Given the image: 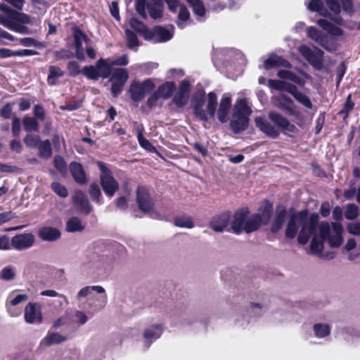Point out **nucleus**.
Returning <instances> with one entry per match:
<instances>
[{"label":"nucleus","instance_id":"nucleus-36","mask_svg":"<svg viewBox=\"0 0 360 360\" xmlns=\"http://www.w3.org/2000/svg\"><path fill=\"white\" fill-rule=\"evenodd\" d=\"M22 125L27 132H37L39 129L37 120L32 117L25 116L22 119Z\"/></svg>","mask_w":360,"mask_h":360},{"label":"nucleus","instance_id":"nucleus-27","mask_svg":"<svg viewBox=\"0 0 360 360\" xmlns=\"http://www.w3.org/2000/svg\"><path fill=\"white\" fill-rule=\"evenodd\" d=\"M129 25L132 29L140 34L144 36L146 39H152V32L148 30L146 26L136 18H131Z\"/></svg>","mask_w":360,"mask_h":360},{"label":"nucleus","instance_id":"nucleus-3","mask_svg":"<svg viewBox=\"0 0 360 360\" xmlns=\"http://www.w3.org/2000/svg\"><path fill=\"white\" fill-rule=\"evenodd\" d=\"M307 36L326 50L330 52L335 50V45L328 35L316 27L312 26L309 27L307 28Z\"/></svg>","mask_w":360,"mask_h":360},{"label":"nucleus","instance_id":"nucleus-1","mask_svg":"<svg viewBox=\"0 0 360 360\" xmlns=\"http://www.w3.org/2000/svg\"><path fill=\"white\" fill-rule=\"evenodd\" d=\"M319 215L313 213L308 216L307 210L294 213L287 224L285 236L289 238L295 237L298 228L301 229L297 237V241L302 245L306 244L309 238L316 232L317 226L321 238L314 236L310 244V251L312 254H320L323 250V241L328 243L332 248L339 247L342 243V226L340 224L333 222L330 226L327 221L319 223Z\"/></svg>","mask_w":360,"mask_h":360},{"label":"nucleus","instance_id":"nucleus-39","mask_svg":"<svg viewBox=\"0 0 360 360\" xmlns=\"http://www.w3.org/2000/svg\"><path fill=\"white\" fill-rule=\"evenodd\" d=\"M37 147L39 150V155L41 158L48 159L51 157V144L49 139L40 141Z\"/></svg>","mask_w":360,"mask_h":360},{"label":"nucleus","instance_id":"nucleus-41","mask_svg":"<svg viewBox=\"0 0 360 360\" xmlns=\"http://www.w3.org/2000/svg\"><path fill=\"white\" fill-rule=\"evenodd\" d=\"M313 328L315 336L319 338L328 336L330 331V328L327 323H316Z\"/></svg>","mask_w":360,"mask_h":360},{"label":"nucleus","instance_id":"nucleus-42","mask_svg":"<svg viewBox=\"0 0 360 360\" xmlns=\"http://www.w3.org/2000/svg\"><path fill=\"white\" fill-rule=\"evenodd\" d=\"M192 8L193 11L198 16H203L205 13V8L201 0H185Z\"/></svg>","mask_w":360,"mask_h":360},{"label":"nucleus","instance_id":"nucleus-11","mask_svg":"<svg viewBox=\"0 0 360 360\" xmlns=\"http://www.w3.org/2000/svg\"><path fill=\"white\" fill-rule=\"evenodd\" d=\"M255 124L261 131L272 139L277 138L280 134L279 130L263 117H256Z\"/></svg>","mask_w":360,"mask_h":360},{"label":"nucleus","instance_id":"nucleus-31","mask_svg":"<svg viewBox=\"0 0 360 360\" xmlns=\"http://www.w3.org/2000/svg\"><path fill=\"white\" fill-rule=\"evenodd\" d=\"M47 82L49 85L56 84L58 79L64 75V72L58 66L51 65L49 68Z\"/></svg>","mask_w":360,"mask_h":360},{"label":"nucleus","instance_id":"nucleus-61","mask_svg":"<svg viewBox=\"0 0 360 360\" xmlns=\"http://www.w3.org/2000/svg\"><path fill=\"white\" fill-rule=\"evenodd\" d=\"M347 231L354 236H360V223L352 222L347 226Z\"/></svg>","mask_w":360,"mask_h":360},{"label":"nucleus","instance_id":"nucleus-54","mask_svg":"<svg viewBox=\"0 0 360 360\" xmlns=\"http://www.w3.org/2000/svg\"><path fill=\"white\" fill-rule=\"evenodd\" d=\"M96 65L85 66L82 70V74L89 79H97Z\"/></svg>","mask_w":360,"mask_h":360},{"label":"nucleus","instance_id":"nucleus-33","mask_svg":"<svg viewBox=\"0 0 360 360\" xmlns=\"http://www.w3.org/2000/svg\"><path fill=\"white\" fill-rule=\"evenodd\" d=\"M162 333L161 324H155L145 330L143 337L146 340L158 339Z\"/></svg>","mask_w":360,"mask_h":360},{"label":"nucleus","instance_id":"nucleus-52","mask_svg":"<svg viewBox=\"0 0 360 360\" xmlns=\"http://www.w3.org/2000/svg\"><path fill=\"white\" fill-rule=\"evenodd\" d=\"M24 143L28 148H37L40 143V137L32 134H27L24 139Z\"/></svg>","mask_w":360,"mask_h":360},{"label":"nucleus","instance_id":"nucleus-4","mask_svg":"<svg viewBox=\"0 0 360 360\" xmlns=\"http://www.w3.org/2000/svg\"><path fill=\"white\" fill-rule=\"evenodd\" d=\"M25 321L30 324H39L43 321L41 306L38 302H29L25 307Z\"/></svg>","mask_w":360,"mask_h":360},{"label":"nucleus","instance_id":"nucleus-38","mask_svg":"<svg viewBox=\"0 0 360 360\" xmlns=\"http://www.w3.org/2000/svg\"><path fill=\"white\" fill-rule=\"evenodd\" d=\"M174 84L172 82H167L159 86L157 90L158 94L162 98L170 97L174 90Z\"/></svg>","mask_w":360,"mask_h":360},{"label":"nucleus","instance_id":"nucleus-47","mask_svg":"<svg viewBox=\"0 0 360 360\" xmlns=\"http://www.w3.org/2000/svg\"><path fill=\"white\" fill-rule=\"evenodd\" d=\"M153 34L158 37L160 41H167L172 37L171 32L162 27H156L154 29L153 33H152Z\"/></svg>","mask_w":360,"mask_h":360},{"label":"nucleus","instance_id":"nucleus-23","mask_svg":"<svg viewBox=\"0 0 360 360\" xmlns=\"http://www.w3.org/2000/svg\"><path fill=\"white\" fill-rule=\"evenodd\" d=\"M262 223V219L259 214H255L246 218L244 231L252 233L257 231Z\"/></svg>","mask_w":360,"mask_h":360},{"label":"nucleus","instance_id":"nucleus-34","mask_svg":"<svg viewBox=\"0 0 360 360\" xmlns=\"http://www.w3.org/2000/svg\"><path fill=\"white\" fill-rule=\"evenodd\" d=\"M307 8L311 11L319 13L321 15L330 17V14L323 8V4L321 0H308Z\"/></svg>","mask_w":360,"mask_h":360},{"label":"nucleus","instance_id":"nucleus-48","mask_svg":"<svg viewBox=\"0 0 360 360\" xmlns=\"http://www.w3.org/2000/svg\"><path fill=\"white\" fill-rule=\"evenodd\" d=\"M273 210L272 204L269 201H265L261 210V214H259L262 219L264 224L268 223L269 221Z\"/></svg>","mask_w":360,"mask_h":360},{"label":"nucleus","instance_id":"nucleus-25","mask_svg":"<svg viewBox=\"0 0 360 360\" xmlns=\"http://www.w3.org/2000/svg\"><path fill=\"white\" fill-rule=\"evenodd\" d=\"M251 113V108L248 105L246 99H240L236 103L233 108L234 115L249 118Z\"/></svg>","mask_w":360,"mask_h":360},{"label":"nucleus","instance_id":"nucleus-56","mask_svg":"<svg viewBox=\"0 0 360 360\" xmlns=\"http://www.w3.org/2000/svg\"><path fill=\"white\" fill-rule=\"evenodd\" d=\"M359 214L358 207L355 205H349L345 213V216L347 219H354Z\"/></svg>","mask_w":360,"mask_h":360},{"label":"nucleus","instance_id":"nucleus-16","mask_svg":"<svg viewBox=\"0 0 360 360\" xmlns=\"http://www.w3.org/2000/svg\"><path fill=\"white\" fill-rule=\"evenodd\" d=\"M93 291L99 294H105L104 299H106V294L105 289L101 285H88L82 288L76 295V299L78 302H82L84 298L90 296Z\"/></svg>","mask_w":360,"mask_h":360},{"label":"nucleus","instance_id":"nucleus-49","mask_svg":"<svg viewBox=\"0 0 360 360\" xmlns=\"http://www.w3.org/2000/svg\"><path fill=\"white\" fill-rule=\"evenodd\" d=\"M190 18V13L188 8L181 5L180 6L179 13L178 15V20L177 25L180 28H184L186 25V21H187Z\"/></svg>","mask_w":360,"mask_h":360},{"label":"nucleus","instance_id":"nucleus-57","mask_svg":"<svg viewBox=\"0 0 360 360\" xmlns=\"http://www.w3.org/2000/svg\"><path fill=\"white\" fill-rule=\"evenodd\" d=\"M110 60L111 67L114 65L124 66L128 64V56L127 55H123L117 58L116 59L108 58Z\"/></svg>","mask_w":360,"mask_h":360},{"label":"nucleus","instance_id":"nucleus-22","mask_svg":"<svg viewBox=\"0 0 360 360\" xmlns=\"http://www.w3.org/2000/svg\"><path fill=\"white\" fill-rule=\"evenodd\" d=\"M286 210L283 206H278L276 209V214L271 225V231L276 233L280 231L285 219Z\"/></svg>","mask_w":360,"mask_h":360},{"label":"nucleus","instance_id":"nucleus-58","mask_svg":"<svg viewBox=\"0 0 360 360\" xmlns=\"http://www.w3.org/2000/svg\"><path fill=\"white\" fill-rule=\"evenodd\" d=\"M68 70L69 74L72 76H76L79 75L80 72L82 73V70H80L79 65L76 61H70L68 64Z\"/></svg>","mask_w":360,"mask_h":360},{"label":"nucleus","instance_id":"nucleus-28","mask_svg":"<svg viewBox=\"0 0 360 360\" xmlns=\"http://www.w3.org/2000/svg\"><path fill=\"white\" fill-rule=\"evenodd\" d=\"M264 68L266 70H269L271 68L274 66H283L285 68H290V65L289 62L287 60L283 59L282 58L276 56V55H271L267 58L264 63Z\"/></svg>","mask_w":360,"mask_h":360},{"label":"nucleus","instance_id":"nucleus-53","mask_svg":"<svg viewBox=\"0 0 360 360\" xmlns=\"http://www.w3.org/2000/svg\"><path fill=\"white\" fill-rule=\"evenodd\" d=\"M125 34L128 47L131 49H134L137 47L139 46V41L136 35L129 30H127L125 31Z\"/></svg>","mask_w":360,"mask_h":360},{"label":"nucleus","instance_id":"nucleus-9","mask_svg":"<svg viewBox=\"0 0 360 360\" xmlns=\"http://www.w3.org/2000/svg\"><path fill=\"white\" fill-rule=\"evenodd\" d=\"M299 51L301 55L313 66L316 67L318 68H321L322 62L321 60V56L323 55V52L318 49L316 53H314L312 50L305 46L302 45L299 47Z\"/></svg>","mask_w":360,"mask_h":360},{"label":"nucleus","instance_id":"nucleus-6","mask_svg":"<svg viewBox=\"0 0 360 360\" xmlns=\"http://www.w3.org/2000/svg\"><path fill=\"white\" fill-rule=\"evenodd\" d=\"M136 202L139 209L143 212L152 211L154 207V200L144 186H139L137 188Z\"/></svg>","mask_w":360,"mask_h":360},{"label":"nucleus","instance_id":"nucleus-59","mask_svg":"<svg viewBox=\"0 0 360 360\" xmlns=\"http://www.w3.org/2000/svg\"><path fill=\"white\" fill-rule=\"evenodd\" d=\"M34 116L37 120L44 121L45 120V112L43 107L40 105H35L33 110Z\"/></svg>","mask_w":360,"mask_h":360},{"label":"nucleus","instance_id":"nucleus-40","mask_svg":"<svg viewBox=\"0 0 360 360\" xmlns=\"http://www.w3.org/2000/svg\"><path fill=\"white\" fill-rule=\"evenodd\" d=\"M174 225L180 228L192 229L194 223L192 217L186 215L176 217L174 219Z\"/></svg>","mask_w":360,"mask_h":360},{"label":"nucleus","instance_id":"nucleus-17","mask_svg":"<svg viewBox=\"0 0 360 360\" xmlns=\"http://www.w3.org/2000/svg\"><path fill=\"white\" fill-rule=\"evenodd\" d=\"M269 118L278 127L283 129L294 131L295 129V127L291 124L285 117L277 112H270L269 113Z\"/></svg>","mask_w":360,"mask_h":360},{"label":"nucleus","instance_id":"nucleus-26","mask_svg":"<svg viewBox=\"0 0 360 360\" xmlns=\"http://www.w3.org/2000/svg\"><path fill=\"white\" fill-rule=\"evenodd\" d=\"M70 169L74 179L79 184H84L86 181V174L82 165L77 162H72L70 165Z\"/></svg>","mask_w":360,"mask_h":360},{"label":"nucleus","instance_id":"nucleus-2","mask_svg":"<svg viewBox=\"0 0 360 360\" xmlns=\"http://www.w3.org/2000/svg\"><path fill=\"white\" fill-rule=\"evenodd\" d=\"M98 166L101 172L100 174L101 187L105 195L112 198L119 190V183L113 177L111 171L103 162H99Z\"/></svg>","mask_w":360,"mask_h":360},{"label":"nucleus","instance_id":"nucleus-24","mask_svg":"<svg viewBox=\"0 0 360 360\" xmlns=\"http://www.w3.org/2000/svg\"><path fill=\"white\" fill-rule=\"evenodd\" d=\"M316 23L332 36L340 37L343 34V30L341 28L325 19H319L316 21Z\"/></svg>","mask_w":360,"mask_h":360},{"label":"nucleus","instance_id":"nucleus-13","mask_svg":"<svg viewBox=\"0 0 360 360\" xmlns=\"http://www.w3.org/2000/svg\"><path fill=\"white\" fill-rule=\"evenodd\" d=\"M248 214L249 212L247 210H240L234 214L233 220L231 222V229L235 233H239L244 231Z\"/></svg>","mask_w":360,"mask_h":360},{"label":"nucleus","instance_id":"nucleus-20","mask_svg":"<svg viewBox=\"0 0 360 360\" xmlns=\"http://www.w3.org/2000/svg\"><path fill=\"white\" fill-rule=\"evenodd\" d=\"M248 122L249 118L233 114L230 122V127L235 134H238L248 127Z\"/></svg>","mask_w":360,"mask_h":360},{"label":"nucleus","instance_id":"nucleus-5","mask_svg":"<svg viewBox=\"0 0 360 360\" xmlns=\"http://www.w3.org/2000/svg\"><path fill=\"white\" fill-rule=\"evenodd\" d=\"M155 87L152 79H148L143 82H134L130 86L131 98L134 101H141L146 94L151 91Z\"/></svg>","mask_w":360,"mask_h":360},{"label":"nucleus","instance_id":"nucleus-21","mask_svg":"<svg viewBox=\"0 0 360 360\" xmlns=\"http://www.w3.org/2000/svg\"><path fill=\"white\" fill-rule=\"evenodd\" d=\"M325 1L328 8L335 14V15H330V17L329 18L338 25H342L344 24V20L338 15L340 12L339 0H325Z\"/></svg>","mask_w":360,"mask_h":360},{"label":"nucleus","instance_id":"nucleus-8","mask_svg":"<svg viewBox=\"0 0 360 360\" xmlns=\"http://www.w3.org/2000/svg\"><path fill=\"white\" fill-rule=\"evenodd\" d=\"M34 241L33 234L27 233L18 234L11 240V246L17 250H23L30 248Z\"/></svg>","mask_w":360,"mask_h":360},{"label":"nucleus","instance_id":"nucleus-10","mask_svg":"<svg viewBox=\"0 0 360 360\" xmlns=\"http://www.w3.org/2000/svg\"><path fill=\"white\" fill-rule=\"evenodd\" d=\"M74 39L75 43V56L78 60L84 61L85 60V55L84 53L82 42L84 41L87 44L89 41V39L82 31L79 29L75 30Z\"/></svg>","mask_w":360,"mask_h":360},{"label":"nucleus","instance_id":"nucleus-18","mask_svg":"<svg viewBox=\"0 0 360 360\" xmlns=\"http://www.w3.org/2000/svg\"><path fill=\"white\" fill-rule=\"evenodd\" d=\"M231 105V99L229 96L224 95L220 101L219 108L217 112L219 120L224 123L227 121V116Z\"/></svg>","mask_w":360,"mask_h":360},{"label":"nucleus","instance_id":"nucleus-44","mask_svg":"<svg viewBox=\"0 0 360 360\" xmlns=\"http://www.w3.org/2000/svg\"><path fill=\"white\" fill-rule=\"evenodd\" d=\"M278 76L281 78L287 79L292 82H294L295 83L299 85H303L304 83L302 78H300L299 76H297L291 71L280 70L278 72Z\"/></svg>","mask_w":360,"mask_h":360},{"label":"nucleus","instance_id":"nucleus-32","mask_svg":"<svg viewBox=\"0 0 360 360\" xmlns=\"http://www.w3.org/2000/svg\"><path fill=\"white\" fill-rule=\"evenodd\" d=\"M147 9L151 18L158 19L162 16L163 6L160 0H157L153 4H149Z\"/></svg>","mask_w":360,"mask_h":360},{"label":"nucleus","instance_id":"nucleus-62","mask_svg":"<svg viewBox=\"0 0 360 360\" xmlns=\"http://www.w3.org/2000/svg\"><path fill=\"white\" fill-rule=\"evenodd\" d=\"M11 131L14 136H18L20 133V120L18 117H13Z\"/></svg>","mask_w":360,"mask_h":360},{"label":"nucleus","instance_id":"nucleus-12","mask_svg":"<svg viewBox=\"0 0 360 360\" xmlns=\"http://www.w3.org/2000/svg\"><path fill=\"white\" fill-rule=\"evenodd\" d=\"M72 200L80 212L88 214L92 210V207L89 204V202L86 195L81 191H76L72 196Z\"/></svg>","mask_w":360,"mask_h":360},{"label":"nucleus","instance_id":"nucleus-60","mask_svg":"<svg viewBox=\"0 0 360 360\" xmlns=\"http://www.w3.org/2000/svg\"><path fill=\"white\" fill-rule=\"evenodd\" d=\"M53 162L56 168L60 172H63L66 170V163L62 157L55 156Z\"/></svg>","mask_w":360,"mask_h":360},{"label":"nucleus","instance_id":"nucleus-15","mask_svg":"<svg viewBox=\"0 0 360 360\" xmlns=\"http://www.w3.org/2000/svg\"><path fill=\"white\" fill-rule=\"evenodd\" d=\"M61 236L60 231L56 228L44 226L39 230V237L45 241H55Z\"/></svg>","mask_w":360,"mask_h":360},{"label":"nucleus","instance_id":"nucleus-37","mask_svg":"<svg viewBox=\"0 0 360 360\" xmlns=\"http://www.w3.org/2000/svg\"><path fill=\"white\" fill-rule=\"evenodd\" d=\"M66 340L65 337L58 333H49L42 340L41 343L46 346H50L54 344H59Z\"/></svg>","mask_w":360,"mask_h":360},{"label":"nucleus","instance_id":"nucleus-45","mask_svg":"<svg viewBox=\"0 0 360 360\" xmlns=\"http://www.w3.org/2000/svg\"><path fill=\"white\" fill-rule=\"evenodd\" d=\"M208 101L207 104V112L211 117L215 115L216 105L217 103V97L215 93L210 92L207 95Z\"/></svg>","mask_w":360,"mask_h":360},{"label":"nucleus","instance_id":"nucleus-51","mask_svg":"<svg viewBox=\"0 0 360 360\" xmlns=\"http://www.w3.org/2000/svg\"><path fill=\"white\" fill-rule=\"evenodd\" d=\"M89 193L93 200L96 201L99 204L103 203L101 199V191L98 184H91L89 186Z\"/></svg>","mask_w":360,"mask_h":360},{"label":"nucleus","instance_id":"nucleus-19","mask_svg":"<svg viewBox=\"0 0 360 360\" xmlns=\"http://www.w3.org/2000/svg\"><path fill=\"white\" fill-rule=\"evenodd\" d=\"M96 69L98 78H108L111 74V65L110 60L101 58L96 61Z\"/></svg>","mask_w":360,"mask_h":360},{"label":"nucleus","instance_id":"nucleus-63","mask_svg":"<svg viewBox=\"0 0 360 360\" xmlns=\"http://www.w3.org/2000/svg\"><path fill=\"white\" fill-rule=\"evenodd\" d=\"M138 141L141 146L146 150L150 151L153 149L150 143L141 133L138 134Z\"/></svg>","mask_w":360,"mask_h":360},{"label":"nucleus","instance_id":"nucleus-29","mask_svg":"<svg viewBox=\"0 0 360 360\" xmlns=\"http://www.w3.org/2000/svg\"><path fill=\"white\" fill-rule=\"evenodd\" d=\"M289 93L302 105L307 108L311 109L312 108V103L309 98L298 91L297 88L294 86L289 89Z\"/></svg>","mask_w":360,"mask_h":360},{"label":"nucleus","instance_id":"nucleus-50","mask_svg":"<svg viewBox=\"0 0 360 360\" xmlns=\"http://www.w3.org/2000/svg\"><path fill=\"white\" fill-rule=\"evenodd\" d=\"M15 277V269L11 266H7L3 268L0 271V279L10 281Z\"/></svg>","mask_w":360,"mask_h":360},{"label":"nucleus","instance_id":"nucleus-30","mask_svg":"<svg viewBox=\"0 0 360 360\" xmlns=\"http://www.w3.org/2000/svg\"><path fill=\"white\" fill-rule=\"evenodd\" d=\"M110 75V82L124 84L129 78V74L127 70L123 68H115L112 70H111Z\"/></svg>","mask_w":360,"mask_h":360},{"label":"nucleus","instance_id":"nucleus-43","mask_svg":"<svg viewBox=\"0 0 360 360\" xmlns=\"http://www.w3.org/2000/svg\"><path fill=\"white\" fill-rule=\"evenodd\" d=\"M190 84L188 81H183L179 86V93L180 94L179 98L178 99L176 97L174 98L175 102L179 105H182L186 103V96L185 94H187L189 91Z\"/></svg>","mask_w":360,"mask_h":360},{"label":"nucleus","instance_id":"nucleus-35","mask_svg":"<svg viewBox=\"0 0 360 360\" xmlns=\"http://www.w3.org/2000/svg\"><path fill=\"white\" fill-rule=\"evenodd\" d=\"M65 229L68 232L82 231L84 229V226L79 218L73 217L67 221Z\"/></svg>","mask_w":360,"mask_h":360},{"label":"nucleus","instance_id":"nucleus-64","mask_svg":"<svg viewBox=\"0 0 360 360\" xmlns=\"http://www.w3.org/2000/svg\"><path fill=\"white\" fill-rule=\"evenodd\" d=\"M11 242L6 235H0V250H7L11 248Z\"/></svg>","mask_w":360,"mask_h":360},{"label":"nucleus","instance_id":"nucleus-55","mask_svg":"<svg viewBox=\"0 0 360 360\" xmlns=\"http://www.w3.org/2000/svg\"><path fill=\"white\" fill-rule=\"evenodd\" d=\"M51 188L53 191L61 198H65L68 195L67 188L58 182H53L51 184Z\"/></svg>","mask_w":360,"mask_h":360},{"label":"nucleus","instance_id":"nucleus-7","mask_svg":"<svg viewBox=\"0 0 360 360\" xmlns=\"http://www.w3.org/2000/svg\"><path fill=\"white\" fill-rule=\"evenodd\" d=\"M29 297L25 293H20L19 290H15L11 292L6 300V307L12 316L18 315V313H14L13 308L16 305L25 302L28 300Z\"/></svg>","mask_w":360,"mask_h":360},{"label":"nucleus","instance_id":"nucleus-46","mask_svg":"<svg viewBox=\"0 0 360 360\" xmlns=\"http://www.w3.org/2000/svg\"><path fill=\"white\" fill-rule=\"evenodd\" d=\"M269 85L271 88H273L276 90L279 91H286L289 93V89L291 87H294L295 85H292L290 83H287L281 80H275V79H269Z\"/></svg>","mask_w":360,"mask_h":360},{"label":"nucleus","instance_id":"nucleus-14","mask_svg":"<svg viewBox=\"0 0 360 360\" xmlns=\"http://www.w3.org/2000/svg\"><path fill=\"white\" fill-rule=\"evenodd\" d=\"M229 219V214L224 212L214 217L210 223V226L214 231L222 232L227 227Z\"/></svg>","mask_w":360,"mask_h":360}]
</instances>
